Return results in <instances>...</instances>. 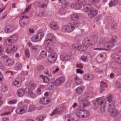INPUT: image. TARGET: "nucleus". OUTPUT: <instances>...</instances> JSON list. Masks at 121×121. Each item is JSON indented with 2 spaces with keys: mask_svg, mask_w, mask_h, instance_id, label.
Here are the masks:
<instances>
[{
  "mask_svg": "<svg viewBox=\"0 0 121 121\" xmlns=\"http://www.w3.org/2000/svg\"><path fill=\"white\" fill-rule=\"evenodd\" d=\"M2 51L3 49L2 48L1 46H0V55L1 54Z\"/></svg>",
  "mask_w": 121,
  "mask_h": 121,
  "instance_id": "338daca9",
  "label": "nucleus"
},
{
  "mask_svg": "<svg viewBox=\"0 0 121 121\" xmlns=\"http://www.w3.org/2000/svg\"><path fill=\"white\" fill-rule=\"evenodd\" d=\"M22 67V65L21 63H18L16 64L14 67V69L17 70H18L21 69Z\"/></svg>",
  "mask_w": 121,
  "mask_h": 121,
  "instance_id": "c756f323",
  "label": "nucleus"
},
{
  "mask_svg": "<svg viewBox=\"0 0 121 121\" xmlns=\"http://www.w3.org/2000/svg\"><path fill=\"white\" fill-rule=\"evenodd\" d=\"M77 67L78 68H82V65L81 64H77Z\"/></svg>",
  "mask_w": 121,
  "mask_h": 121,
  "instance_id": "13d9d810",
  "label": "nucleus"
},
{
  "mask_svg": "<svg viewBox=\"0 0 121 121\" xmlns=\"http://www.w3.org/2000/svg\"><path fill=\"white\" fill-rule=\"evenodd\" d=\"M6 74H8V75H12L13 74V73L11 71H7L6 72Z\"/></svg>",
  "mask_w": 121,
  "mask_h": 121,
  "instance_id": "603ef678",
  "label": "nucleus"
},
{
  "mask_svg": "<svg viewBox=\"0 0 121 121\" xmlns=\"http://www.w3.org/2000/svg\"><path fill=\"white\" fill-rule=\"evenodd\" d=\"M36 108L35 106L34 105H30L28 111L29 112H32Z\"/></svg>",
  "mask_w": 121,
  "mask_h": 121,
  "instance_id": "4c0bfd02",
  "label": "nucleus"
},
{
  "mask_svg": "<svg viewBox=\"0 0 121 121\" xmlns=\"http://www.w3.org/2000/svg\"><path fill=\"white\" fill-rule=\"evenodd\" d=\"M38 45H36L35 46H32L31 47V48L33 50H36L38 48Z\"/></svg>",
  "mask_w": 121,
  "mask_h": 121,
  "instance_id": "49530a36",
  "label": "nucleus"
},
{
  "mask_svg": "<svg viewBox=\"0 0 121 121\" xmlns=\"http://www.w3.org/2000/svg\"><path fill=\"white\" fill-rule=\"evenodd\" d=\"M29 96L32 98H35L37 96V95L32 91H29L28 93Z\"/></svg>",
  "mask_w": 121,
  "mask_h": 121,
  "instance_id": "a878e982",
  "label": "nucleus"
},
{
  "mask_svg": "<svg viewBox=\"0 0 121 121\" xmlns=\"http://www.w3.org/2000/svg\"><path fill=\"white\" fill-rule=\"evenodd\" d=\"M17 49V47L16 46H13L10 49L8 47L5 50V52L8 54L13 53L15 52Z\"/></svg>",
  "mask_w": 121,
  "mask_h": 121,
  "instance_id": "f8f14e48",
  "label": "nucleus"
},
{
  "mask_svg": "<svg viewBox=\"0 0 121 121\" xmlns=\"http://www.w3.org/2000/svg\"><path fill=\"white\" fill-rule=\"evenodd\" d=\"M41 77L42 78L44 82L48 83L49 82V79L47 77L43 75H41Z\"/></svg>",
  "mask_w": 121,
  "mask_h": 121,
  "instance_id": "72a5a7b5",
  "label": "nucleus"
},
{
  "mask_svg": "<svg viewBox=\"0 0 121 121\" xmlns=\"http://www.w3.org/2000/svg\"><path fill=\"white\" fill-rule=\"evenodd\" d=\"M112 96L111 95H110L107 98V99L108 101L109 102V105L110 104L111 105V107L113 104L114 106V103L112 101Z\"/></svg>",
  "mask_w": 121,
  "mask_h": 121,
  "instance_id": "c85d7f7f",
  "label": "nucleus"
},
{
  "mask_svg": "<svg viewBox=\"0 0 121 121\" xmlns=\"http://www.w3.org/2000/svg\"><path fill=\"white\" fill-rule=\"evenodd\" d=\"M47 38L48 39L45 40L44 42V44L45 46L49 44L51 42L53 43L56 41L55 38L54 36L52 34H49L47 36Z\"/></svg>",
  "mask_w": 121,
  "mask_h": 121,
  "instance_id": "423d86ee",
  "label": "nucleus"
},
{
  "mask_svg": "<svg viewBox=\"0 0 121 121\" xmlns=\"http://www.w3.org/2000/svg\"><path fill=\"white\" fill-rule=\"evenodd\" d=\"M99 0H92V2L93 3H98Z\"/></svg>",
  "mask_w": 121,
  "mask_h": 121,
  "instance_id": "bf43d9fd",
  "label": "nucleus"
},
{
  "mask_svg": "<svg viewBox=\"0 0 121 121\" xmlns=\"http://www.w3.org/2000/svg\"><path fill=\"white\" fill-rule=\"evenodd\" d=\"M82 7L81 2L77 0L74 1L70 5V7L72 9L75 10L80 9Z\"/></svg>",
  "mask_w": 121,
  "mask_h": 121,
  "instance_id": "9d476101",
  "label": "nucleus"
},
{
  "mask_svg": "<svg viewBox=\"0 0 121 121\" xmlns=\"http://www.w3.org/2000/svg\"><path fill=\"white\" fill-rule=\"evenodd\" d=\"M5 111L8 112H7L4 113L2 114V121H9V119L7 118H4V115H8L12 112L13 110V108L8 106L4 108Z\"/></svg>",
  "mask_w": 121,
  "mask_h": 121,
  "instance_id": "1a4fd4ad",
  "label": "nucleus"
},
{
  "mask_svg": "<svg viewBox=\"0 0 121 121\" xmlns=\"http://www.w3.org/2000/svg\"><path fill=\"white\" fill-rule=\"evenodd\" d=\"M78 25V23H69L66 25L62 27V30L63 31L65 32H69L77 27Z\"/></svg>",
  "mask_w": 121,
  "mask_h": 121,
  "instance_id": "f03ea898",
  "label": "nucleus"
},
{
  "mask_svg": "<svg viewBox=\"0 0 121 121\" xmlns=\"http://www.w3.org/2000/svg\"><path fill=\"white\" fill-rule=\"evenodd\" d=\"M81 59L84 61H86L87 60L86 57L85 56H82L81 58Z\"/></svg>",
  "mask_w": 121,
  "mask_h": 121,
  "instance_id": "3c124183",
  "label": "nucleus"
},
{
  "mask_svg": "<svg viewBox=\"0 0 121 121\" xmlns=\"http://www.w3.org/2000/svg\"><path fill=\"white\" fill-rule=\"evenodd\" d=\"M25 79L24 77H22L20 78V81L22 82L24 81Z\"/></svg>",
  "mask_w": 121,
  "mask_h": 121,
  "instance_id": "69168bd1",
  "label": "nucleus"
},
{
  "mask_svg": "<svg viewBox=\"0 0 121 121\" xmlns=\"http://www.w3.org/2000/svg\"><path fill=\"white\" fill-rule=\"evenodd\" d=\"M97 13V12L95 9L91 10L90 11V13H89L88 15L89 17L92 18L95 16Z\"/></svg>",
  "mask_w": 121,
  "mask_h": 121,
  "instance_id": "6ab92c4d",
  "label": "nucleus"
},
{
  "mask_svg": "<svg viewBox=\"0 0 121 121\" xmlns=\"http://www.w3.org/2000/svg\"><path fill=\"white\" fill-rule=\"evenodd\" d=\"M44 88V85H41L39 86L37 89L36 91L37 93L39 95L41 94V89H43Z\"/></svg>",
  "mask_w": 121,
  "mask_h": 121,
  "instance_id": "473e14b6",
  "label": "nucleus"
},
{
  "mask_svg": "<svg viewBox=\"0 0 121 121\" xmlns=\"http://www.w3.org/2000/svg\"><path fill=\"white\" fill-rule=\"evenodd\" d=\"M59 70V69L58 67H57L55 70L52 71V73H55L57 72Z\"/></svg>",
  "mask_w": 121,
  "mask_h": 121,
  "instance_id": "5fc2aeb1",
  "label": "nucleus"
},
{
  "mask_svg": "<svg viewBox=\"0 0 121 121\" xmlns=\"http://www.w3.org/2000/svg\"><path fill=\"white\" fill-rule=\"evenodd\" d=\"M22 74L24 75H25L27 74L28 73V72L27 71H26L25 72L23 71L22 72Z\"/></svg>",
  "mask_w": 121,
  "mask_h": 121,
  "instance_id": "680f3d73",
  "label": "nucleus"
},
{
  "mask_svg": "<svg viewBox=\"0 0 121 121\" xmlns=\"http://www.w3.org/2000/svg\"><path fill=\"white\" fill-rule=\"evenodd\" d=\"M12 85L13 86L17 87H19L20 86V84L19 82L17 80H15L13 82Z\"/></svg>",
  "mask_w": 121,
  "mask_h": 121,
  "instance_id": "bb28decb",
  "label": "nucleus"
},
{
  "mask_svg": "<svg viewBox=\"0 0 121 121\" xmlns=\"http://www.w3.org/2000/svg\"><path fill=\"white\" fill-rule=\"evenodd\" d=\"M115 39H112L111 41L109 43L110 46L108 45V43H106L105 42H103L102 43L100 44V47L95 48L94 50L100 51L109 50L112 47V46L113 45L112 43H115Z\"/></svg>",
  "mask_w": 121,
  "mask_h": 121,
  "instance_id": "f257e3e1",
  "label": "nucleus"
},
{
  "mask_svg": "<svg viewBox=\"0 0 121 121\" xmlns=\"http://www.w3.org/2000/svg\"><path fill=\"white\" fill-rule=\"evenodd\" d=\"M92 77V76H90L88 75H87L85 76V80H90L93 79V77Z\"/></svg>",
  "mask_w": 121,
  "mask_h": 121,
  "instance_id": "37998d69",
  "label": "nucleus"
},
{
  "mask_svg": "<svg viewBox=\"0 0 121 121\" xmlns=\"http://www.w3.org/2000/svg\"><path fill=\"white\" fill-rule=\"evenodd\" d=\"M79 18L78 16L76 13L73 14L71 16V19L73 21H76Z\"/></svg>",
  "mask_w": 121,
  "mask_h": 121,
  "instance_id": "b1692460",
  "label": "nucleus"
},
{
  "mask_svg": "<svg viewBox=\"0 0 121 121\" xmlns=\"http://www.w3.org/2000/svg\"><path fill=\"white\" fill-rule=\"evenodd\" d=\"M29 17L27 16H22L21 17V19H28Z\"/></svg>",
  "mask_w": 121,
  "mask_h": 121,
  "instance_id": "6e6d98bb",
  "label": "nucleus"
},
{
  "mask_svg": "<svg viewBox=\"0 0 121 121\" xmlns=\"http://www.w3.org/2000/svg\"><path fill=\"white\" fill-rule=\"evenodd\" d=\"M50 55L48 56V61L51 64L54 63L56 60V54L53 49H50L49 50Z\"/></svg>",
  "mask_w": 121,
  "mask_h": 121,
  "instance_id": "7ed1b4c3",
  "label": "nucleus"
},
{
  "mask_svg": "<svg viewBox=\"0 0 121 121\" xmlns=\"http://www.w3.org/2000/svg\"><path fill=\"white\" fill-rule=\"evenodd\" d=\"M7 15V13H5L4 14H3V16L2 18H4L6 17V16Z\"/></svg>",
  "mask_w": 121,
  "mask_h": 121,
  "instance_id": "e2e57ef3",
  "label": "nucleus"
},
{
  "mask_svg": "<svg viewBox=\"0 0 121 121\" xmlns=\"http://www.w3.org/2000/svg\"><path fill=\"white\" fill-rule=\"evenodd\" d=\"M91 41V45H92L93 44L97 42V38L95 37H93V40H92Z\"/></svg>",
  "mask_w": 121,
  "mask_h": 121,
  "instance_id": "ea45409f",
  "label": "nucleus"
},
{
  "mask_svg": "<svg viewBox=\"0 0 121 121\" xmlns=\"http://www.w3.org/2000/svg\"><path fill=\"white\" fill-rule=\"evenodd\" d=\"M29 31L30 34L33 33L34 32V30L33 29L30 28H29Z\"/></svg>",
  "mask_w": 121,
  "mask_h": 121,
  "instance_id": "864d4df0",
  "label": "nucleus"
},
{
  "mask_svg": "<svg viewBox=\"0 0 121 121\" xmlns=\"http://www.w3.org/2000/svg\"><path fill=\"white\" fill-rule=\"evenodd\" d=\"M47 4H43L41 5L40 7L42 8H45L46 7Z\"/></svg>",
  "mask_w": 121,
  "mask_h": 121,
  "instance_id": "8fccbe9b",
  "label": "nucleus"
},
{
  "mask_svg": "<svg viewBox=\"0 0 121 121\" xmlns=\"http://www.w3.org/2000/svg\"><path fill=\"white\" fill-rule=\"evenodd\" d=\"M89 40L87 39H84L82 42L83 45L86 48L89 47L90 46V43H89Z\"/></svg>",
  "mask_w": 121,
  "mask_h": 121,
  "instance_id": "aec40b11",
  "label": "nucleus"
},
{
  "mask_svg": "<svg viewBox=\"0 0 121 121\" xmlns=\"http://www.w3.org/2000/svg\"><path fill=\"white\" fill-rule=\"evenodd\" d=\"M44 118L43 115H40L36 118V119L37 121H42L43 120Z\"/></svg>",
  "mask_w": 121,
  "mask_h": 121,
  "instance_id": "e433bc0d",
  "label": "nucleus"
},
{
  "mask_svg": "<svg viewBox=\"0 0 121 121\" xmlns=\"http://www.w3.org/2000/svg\"><path fill=\"white\" fill-rule=\"evenodd\" d=\"M65 78L64 77H59L55 80L54 78H52L50 81V82L53 83V84L56 86H58L60 85L65 81Z\"/></svg>",
  "mask_w": 121,
  "mask_h": 121,
  "instance_id": "20e7f679",
  "label": "nucleus"
},
{
  "mask_svg": "<svg viewBox=\"0 0 121 121\" xmlns=\"http://www.w3.org/2000/svg\"><path fill=\"white\" fill-rule=\"evenodd\" d=\"M27 109V108L26 107H24L23 108H19L17 109L16 112L18 114H22L24 113Z\"/></svg>",
  "mask_w": 121,
  "mask_h": 121,
  "instance_id": "dca6fc26",
  "label": "nucleus"
},
{
  "mask_svg": "<svg viewBox=\"0 0 121 121\" xmlns=\"http://www.w3.org/2000/svg\"><path fill=\"white\" fill-rule=\"evenodd\" d=\"M30 6H29L26 9L24 12H23L22 13V14H24L26 12H28L30 10Z\"/></svg>",
  "mask_w": 121,
  "mask_h": 121,
  "instance_id": "de8ad7c7",
  "label": "nucleus"
},
{
  "mask_svg": "<svg viewBox=\"0 0 121 121\" xmlns=\"http://www.w3.org/2000/svg\"><path fill=\"white\" fill-rule=\"evenodd\" d=\"M66 12V10L63 8L60 9L58 11V13L61 15H64L65 14Z\"/></svg>",
  "mask_w": 121,
  "mask_h": 121,
  "instance_id": "c9c22d12",
  "label": "nucleus"
},
{
  "mask_svg": "<svg viewBox=\"0 0 121 121\" xmlns=\"http://www.w3.org/2000/svg\"><path fill=\"white\" fill-rule=\"evenodd\" d=\"M25 52L26 57H28L30 56V53L28 49H26L25 50Z\"/></svg>",
  "mask_w": 121,
  "mask_h": 121,
  "instance_id": "c03bdc74",
  "label": "nucleus"
},
{
  "mask_svg": "<svg viewBox=\"0 0 121 121\" xmlns=\"http://www.w3.org/2000/svg\"><path fill=\"white\" fill-rule=\"evenodd\" d=\"M17 101L16 100H9L8 102V103L9 104H15Z\"/></svg>",
  "mask_w": 121,
  "mask_h": 121,
  "instance_id": "79ce46f5",
  "label": "nucleus"
},
{
  "mask_svg": "<svg viewBox=\"0 0 121 121\" xmlns=\"http://www.w3.org/2000/svg\"><path fill=\"white\" fill-rule=\"evenodd\" d=\"M28 86V88L29 90H33L35 88L36 86L35 84L34 83L29 84Z\"/></svg>",
  "mask_w": 121,
  "mask_h": 121,
  "instance_id": "4be33fe9",
  "label": "nucleus"
},
{
  "mask_svg": "<svg viewBox=\"0 0 121 121\" xmlns=\"http://www.w3.org/2000/svg\"><path fill=\"white\" fill-rule=\"evenodd\" d=\"M12 37H11L9 38L8 39L4 41V45L5 46L7 47V48L10 46L12 43V39H11Z\"/></svg>",
  "mask_w": 121,
  "mask_h": 121,
  "instance_id": "ddd939ff",
  "label": "nucleus"
},
{
  "mask_svg": "<svg viewBox=\"0 0 121 121\" xmlns=\"http://www.w3.org/2000/svg\"><path fill=\"white\" fill-rule=\"evenodd\" d=\"M8 87L7 86L3 85L1 86V91L2 92L5 93L8 90Z\"/></svg>",
  "mask_w": 121,
  "mask_h": 121,
  "instance_id": "393cba45",
  "label": "nucleus"
},
{
  "mask_svg": "<svg viewBox=\"0 0 121 121\" xmlns=\"http://www.w3.org/2000/svg\"><path fill=\"white\" fill-rule=\"evenodd\" d=\"M25 91L24 89H20L17 91V95L18 96H22L25 95Z\"/></svg>",
  "mask_w": 121,
  "mask_h": 121,
  "instance_id": "f3484780",
  "label": "nucleus"
},
{
  "mask_svg": "<svg viewBox=\"0 0 121 121\" xmlns=\"http://www.w3.org/2000/svg\"><path fill=\"white\" fill-rule=\"evenodd\" d=\"M110 78H113L114 77V74L112 73H111L110 74Z\"/></svg>",
  "mask_w": 121,
  "mask_h": 121,
  "instance_id": "0e129e2a",
  "label": "nucleus"
},
{
  "mask_svg": "<svg viewBox=\"0 0 121 121\" xmlns=\"http://www.w3.org/2000/svg\"><path fill=\"white\" fill-rule=\"evenodd\" d=\"M75 82L76 84L79 85L81 84L82 82L81 80L79 79L77 76H75L74 78Z\"/></svg>",
  "mask_w": 121,
  "mask_h": 121,
  "instance_id": "cd10ccee",
  "label": "nucleus"
},
{
  "mask_svg": "<svg viewBox=\"0 0 121 121\" xmlns=\"http://www.w3.org/2000/svg\"><path fill=\"white\" fill-rule=\"evenodd\" d=\"M58 108L56 109L53 112H52V113L51 114V116L55 115L59 113L60 112L58 110Z\"/></svg>",
  "mask_w": 121,
  "mask_h": 121,
  "instance_id": "58836bf2",
  "label": "nucleus"
},
{
  "mask_svg": "<svg viewBox=\"0 0 121 121\" xmlns=\"http://www.w3.org/2000/svg\"><path fill=\"white\" fill-rule=\"evenodd\" d=\"M118 3L117 0H112L109 3V6L111 7L117 4Z\"/></svg>",
  "mask_w": 121,
  "mask_h": 121,
  "instance_id": "f704fd0d",
  "label": "nucleus"
},
{
  "mask_svg": "<svg viewBox=\"0 0 121 121\" xmlns=\"http://www.w3.org/2000/svg\"><path fill=\"white\" fill-rule=\"evenodd\" d=\"M91 7V6L90 4H85L84 7V9L85 12H87L89 11Z\"/></svg>",
  "mask_w": 121,
  "mask_h": 121,
  "instance_id": "7c9ffc66",
  "label": "nucleus"
},
{
  "mask_svg": "<svg viewBox=\"0 0 121 121\" xmlns=\"http://www.w3.org/2000/svg\"><path fill=\"white\" fill-rule=\"evenodd\" d=\"M49 102L48 99L46 97L42 98L40 99L39 102L40 104L46 105L48 104Z\"/></svg>",
  "mask_w": 121,
  "mask_h": 121,
  "instance_id": "2eb2a0df",
  "label": "nucleus"
},
{
  "mask_svg": "<svg viewBox=\"0 0 121 121\" xmlns=\"http://www.w3.org/2000/svg\"><path fill=\"white\" fill-rule=\"evenodd\" d=\"M100 85L101 88H105L107 87L106 83L103 82H100Z\"/></svg>",
  "mask_w": 121,
  "mask_h": 121,
  "instance_id": "a19ab883",
  "label": "nucleus"
},
{
  "mask_svg": "<svg viewBox=\"0 0 121 121\" xmlns=\"http://www.w3.org/2000/svg\"><path fill=\"white\" fill-rule=\"evenodd\" d=\"M40 55L43 58H46L47 56L46 51V50H42L40 52Z\"/></svg>",
  "mask_w": 121,
  "mask_h": 121,
  "instance_id": "5701e85b",
  "label": "nucleus"
},
{
  "mask_svg": "<svg viewBox=\"0 0 121 121\" xmlns=\"http://www.w3.org/2000/svg\"><path fill=\"white\" fill-rule=\"evenodd\" d=\"M111 105L110 104L109 105L108 110L110 112L111 116L112 117H114L118 115L119 113L117 109L115 108L113 104L112 107H111Z\"/></svg>",
  "mask_w": 121,
  "mask_h": 121,
  "instance_id": "6e6552de",
  "label": "nucleus"
},
{
  "mask_svg": "<svg viewBox=\"0 0 121 121\" xmlns=\"http://www.w3.org/2000/svg\"><path fill=\"white\" fill-rule=\"evenodd\" d=\"M76 114L77 117L82 118H86L89 115V112L85 110H79L77 111Z\"/></svg>",
  "mask_w": 121,
  "mask_h": 121,
  "instance_id": "0eeeda50",
  "label": "nucleus"
},
{
  "mask_svg": "<svg viewBox=\"0 0 121 121\" xmlns=\"http://www.w3.org/2000/svg\"><path fill=\"white\" fill-rule=\"evenodd\" d=\"M76 70L77 72L78 73H80L81 74H82V73H83V72H82L81 70L79 69H77Z\"/></svg>",
  "mask_w": 121,
  "mask_h": 121,
  "instance_id": "052dcab7",
  "label": "nucleus"
},
{
  "mask_svg": "<svg viewBox=\"0 0 121 121\" xmlns=\"http://www.w3.org/2000/svg\"><path fill=\"white\" fill-rule=\"evenodd\" d=\"M44 33L42 32H39L34 35L32 38V41L34 42H37L40 41L44 36Z\"/></svg>",
  "mask_w": 121,
  "mask_h": 121,
  "instance_id": "39448f33",
  "label": "nucleus"
},
{
  "mask_svg": "<svg viewBox=\"0 0 121 121\" xmlns=\"http://www.w3.org/2000/svg\"><path fill=\"white\" fill-rule=\"evenodd\" d=\"M43 69L44 67L41 65H39L37 67L38 70L39 71L43 70Z\"/></svg>",
  "mask_w": 121,
  "mask_h": 121,
  "instance_id": "09e8293b",
  "label": "nucleus"
},
{
  "mask_svg": "<svg viewBox=\"0 0 121 121\" xmlns=\"http://www.w3.org/2000/svg\"><path fill=\"white\" fill-rule=\"evenodd\" d=\"M97 103L99 104L103 105H104L106 103L105 101L104 98L101 97L99 98L96 100Z\"/></svg>",
  "mask_w": 121,
  "mask_h": 121,
  "instance_id": "a211bd4d",
  "label": "nucleus"
},
{
  "mask_svg": "<svg viewBox=\"0 0 121 121\" xmlns=\"http://www.w3.org/2000/svg\"><path fill=\"white\" fill-rule=\"evenodd\" d=\"M50 28L54 30H57L59 28V26L57 23L54 22H52L50 24Z\"/></svg>",
  "mask_w": 121,
  "mask_h": 121,
  "instance_id": "4468645a",
  "label": "nucleus"
},
{
  "mask_svg": "<svg viewBox=\"0 0 121 121\" xmlns=\"http://www.w3.org/2000/svg\"><path fill=\"white\" fill-rule=\"evenodd\" d=\"M4 59L6 61L4 62V64L6 65L10 66L12 65L14 63L13 60L11 58L8 57L6 56H4Z\"/></svg>",
  "mask_w": 121,
  "mask_h": 121,
  "instance_id": "9b49d317",
  "label": "nucleus"
},
{
  "mask_svg": "<svg viewBox=\"0 0 121 121\" xmlns=\"http://www.w3.org/2000/svg\"><path fill=\"white\" fill-rule=\"evenodd\" d=\"M65 0H59V2L61 3H63L64 2H65Z\"/></svg>",
  "mask_w": 121,
  "mask_h": 121,
  "instance_id": "774afa93",
  "label": "nucleus"
},
{
  "mask_svg": "<svg viewBox=\"0 0 121 121\" xmlns=\"http://www.w3.org/2000/svg\"><path fill=\"white\" fill-rule=\"evenodd\" d=\"M84 89V87L81 86L78 87L76 90V92L78 94L80 93H81L82 91Z\"/></svg>",
  "mask_w": 121,
  "mask_h": 121,
  "instance_id": "2f4dec72",
  "label": "nucleus"
},
{
  "mask_svg": "<svg viewBox=\"0 0 121 121\" xmlns=\"http://www.w3.org/2000/svg\"><path fill=\"white\" fill-rule=\"evenodd\" d=\"M90 104L89 102L87 101L85 102L84 104V106H87L89 105Z\"/></svg>",
  "mask_w": 121,
  "mask_h": 121,
  "instance_id": "4d7b16f0",
  "label": "nucleus"
},
{
  "mask_svg": "<svg viewBox=\"0 0 121 121\" xmlns=\"http://www.w3.org/2000/svg\"><path fill=\"white\" fill-rule=\"evenodd\" d=\"M65 55H62L60 56V58L62 60L65 61L67 60V59L65 58Z\"/></svg>",
  "mask_w": 121,
  "mask_h": 121,
  "instance_id": "a18cd8bd",
  "label": "nucleus"
},
{
  "mask_svg": "<svg viewBox=\"0 0 121 121\" xmlns=\"http://www.w3.org/2000/svg\"><path fill=\"white\" fill-rule=\"evenodd\" d=\"M73 48L75 49L82 51V50H81V48H82V47L81 46L79 45L78 43H75L73 44L72 46Z\"/></svg>",
  "mask_w": 121,
  "mask_h": 121,
  "instance_id": "412c9836",
  "label": "nucleus"
}]
</instances>
